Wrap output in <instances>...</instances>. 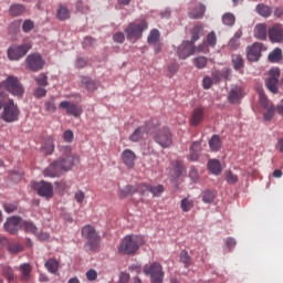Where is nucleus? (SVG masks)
I'll list each match as a JSON object with an SVG mask.
<instances>
[{
  "label": "nucleus",
  "mask_w": 283,
  "mask_h": 283,
  "mask_svg": "<svg viewBox=\"0 0 283 283\" xmlns=\"http://www.w3.org/2000/svg\"><path fill=\"white\" fill-rule=\"evenodd\" d=\"M145 134H149V128L147 125L140 126L130 135L129 140L132 143H138L139 140H143V137Z\"/></svg>",
  "instance_id": "5701e85b"
},
{
  "label": "nucleus",
  "mask_w": 283,
  "mask_h": 283,
  "mask_svg": "<svg viewBox=\"0 0 283 283\" xmlns=\"http://www.w3.org/2000/svg\"><path fill=\"white\" fill-rule=\"evenodd\" d=\"M113 41L115 43H125V33L123 32H117L113 35Z\"/></svg>",
  "instance_id": "4d7b16f0"
},
{
  "label": "nucleus",
  "mask_w": 283,
  "mask_h": 283,
  "mask_svg": "<svg viewBox=\"0 0 283 283\" xmlns=\"http://www.w3.org/2000/svg\"><path fill=\"white\" fill-rule=\"evenodd\" d=\"M120 158H122V163H124L127 169H134L136 165V153H134V150L125 149L122 153Z\"/></svg>",
  "instance_id": "aec40b11"
},
{
  "label": "nucleus",
  "mask_w": 283,
  "mask_h": 283,
  "mask_svg": "<svg viewBox=\"0 0 283 283\" xmlns=\"http://www.w3.org/2000/svg\"><path fill=\"white\" fill-rule=\"evenodd\" d=\"M205 12H207V7L199 3L195 9L189 11L188 14L190 19H202V17H205Z\"/></svg>",
  "instance_id": "bb28decb"
},
{
  "label": "nucleus",
  "mask_w": 283,
  "mask_h": 283,
  "mask_svg": "<svg viewBox=\"0 0 283 283\" xmlns=\"http://www.w3.org/2000/svg\"><path fill=\"white\" fill-rule=\"evenodd\" d=\"M209 147L211 151H220V147H222V140H220V136L213 135L209 140Z\"/></svg>",
  "instance_id": "f704fd0d"
},
{
  "label": "nucleus",
  "mask_w": 283,
  "mask_h": 283,
  "mask_svg": "<svg viewBox=\"0 0 283 283\" xmlns=\"http://www.w3.org/2000/svg\"><path fill=\"white\" fill-rule=\"evenodd\" d=\"M82 85L87 92H95L96 90V82L87 76L82 77Z\"/></svg>",
  "instance_id": "4c0bfd02"
},
{
  "label": "nucleus",
  "mask_w": 283,
  "mask_h": 283,
  "mask_svg": "<svg viewBox=\"0 0 283 283\" xmlns=\"http://www.w3.org/2000/svg\"><path fill=\"white\" fill-rule=\"evenodd\" d=\"M30 50H32V44L30 43L12 45L7 51L8 59L9 61H19L23 59V56H25Z\"/></svg>",
  "instance_id": "1a4fd4ad"
},
{
  "label": "nucleus",
  "mask_w": 283,
  "mask_h": 283,
  "mask_svg": "<svg viewBox=\"0 0 283 283\" xmlns=\"http://www.w3.org/2000/svg\"><path fill=\"white\" fill-rule=\"evenodd\" d=\"M196 52H202L203 54H207L209 50L205 45H199L196 49L193 42L189 41L181 43L177 50L179 59H189V56H191V54H196Z\"/></svg>",
  "instance_id": "0eeeda50"
},
{
  "label": "nucleus",
  "mask_w": 283,
  "mask_h": 283,
  "mask_svg": "<svg viewBox=\"0 0 283 283\" xmlns=\"http://www.w3.org/2000/svg\"><path fill=\"white\" fill-rule=\"evenodd\" d=\"M143 244V237L126 235L118 247V253H122V255H134Z\"/></svg>",
  "instance_id": "20e7f679"
},
{
  "label": "nucleus",
  "mask_w": 283,
  "mask_h": 283,
  "mask_svg": "<svg viewBox=\"0 0 283 283\" xmlns=\"http://www.w3.org/2000/svg\"><path fill=\"white\" fill-rule=\"evenodd\" d=\"M237 242H235V239L229 237L227 238L226 240V247H228L229 251H232L233 248L235 247Z\"/></svg>",
  "instance_id": "69168bd1"
},
{
  "label": "nucleus",
  "mask_w": 283,
  "mask_h": 283,
  "mask_svg": "<svg viewBox=\"0 0 283 283\" xmlns=\"http://www.w3.org/2000/svg\"><path fill=\"white\" fill-rule=\"evenodd\" d=\"M269 39L272 43H282L283 42V27L282 24H274L268 31Z\"/></svg>",
  "instance_id": "a211bd4d"
},
{
  "label": "nucleus",
  "mask_w": 283,
  "mask_h": 283,
  "mask_svg": "<svg viewBox=\"0 0 283 283\" xmlns=\"http://www.w3.org/2000/svg\"><path fill=\"white\" fill-rule=\"evenodd\" d=\"M207 57L206 56H198L193 59L195 67L197 70H205L207 67Z\"/></svg>",
  "instance_id": "8fccbe9b"
},
{
  "label": "nucleus",
  "mask_w": 283,
  "mask_h": 283,
  "mask_svg": "<svg viewBox=\"0 0 283 283\" xmlns=\"http://www.w3.org/2000/svg\"><path fill=\"white\" fill-rule=\"evenodd\" d=\"M202 200L206 203H211L216 200V191L213 190H205L202 192Z\"/></svg>",
  "instance_id": "49530a36"
},
{
  "label": "nucleus",
  "mask_w": 283,
  "mask_h": 283,
  "mask_svg": "<svg viewBox=\"0 0 283 283\" xmlns=\"http://www.w3.org/2000/svg\"><path fill=\"white\" fill-rule=\"evenodd\" d=\"M34 28V21L32 20H24L22 24V32L28 34V32H32V29Z\"/></svg>",
  "instance_id": "603ef678"
},
{
  "label": "nucleus",
  "mask_w": 283,
  "mask_h": 283,
  "mask_svg": "<svg viewBox=\"0 0 283 283\" xmlns=\"http://www.w3.org/2000/svg\"><path fill=\"white\" fill-rule=\"evenodd\" d=\"M96 277H98V272H96V270H88L86 272V279L88 282H94Z\"/></svg>",
  "instance_id": "6e6d98bb"
},
{
  "label": "nucleus",
  "mask_w": 283,
  "mask_h": 283,
  "mask_svg": "<svg viewBox=\"0 0 283 283\" xmlns=\"http://www.w3.org/2000/svg\"><path fill=\"white\" fill-rule=\"evenodd\" d=\"M0 109H3L1 118L4 123H17L19 116H21L19 105H17L12 98L0 97Z\"/></svg>",
  "instance_id": "7ed1b4c3"
},
{
  "label": "nucleus",
  "mask_w": 283,
  "mask_h": 283,
  "mask_svg": "<svg viewBox=\"0 0 283 283\" xmlns=\"http://www.w3.org/2000/svg\"><path fill=\"white\" fill-rule=\"evenodd\" d=\"M87 65V60L84 57H78L75 62V67H77V70H81L83 67H86Z\"/></svg>",
  "instance_id": "052dcab7"
},
{
  "label": "nucleus",
  "mask_w": 283,
  "mask_h": 283,
  "mask_svg": "<svg viewBox=\"0 0 283 283\" xmlns=\"http://www.w3.org/2000/svg\"><path fill=\"white\" fill-rule=\"evenodd\" d=\"M145 191H150L153 196L158 197L165 191V187H163V185L147 186L145 184H140L138 186L128 185L124 189L119 190L118 197L120 200H124V198H127V196H134V193H145Z\"/></svg>",
  "instance_id": "f03ea898"
},
{
  "label": "nucleus",
  "mask_w": 283,
  "mask_h": 283,
  "mask_svg": "<svg viewBox=\"0 0 283 283\" xmlns=\"http://www.w3.org/2000/svg\"><path fill=\"white\" fill-rule=\"evenodd\" d=\"M82 235L87 239L86 247H88L91 251H96L101 247V235H98L94 227L84 226L82 228Z\"/></svg>",
  "instance_id": "423d86ee"
},
{
  "label": "nucleus",
  "mask_w": 283,
  "mask_h": 283,
  "mask_svg": "<svg viewBox=\"0 0 283 283\" xmlns=\"http://www.w3.org/2000/svg\"><path fill=\"white\" fill-rule=\"evenodd\" d=\"M8 92L18 98L23 96L25 88H23V84H21L19 77L9 75L2 83H0V98H10Z\"/></svg>",
  "instance_id": "f257e3e1"
},
{
  "label": "nucleus",
  "mask_w": 283,
  "mask_h": 283,
  "mask_svg": "<svg viewBox=\"0 0 283 283\" xmlns=\"http://www.w3.org/2000/svg\"><path fill=\"white\" fill-rule=\"evenodd\" d=\"M147 41L149 45H151L153 43H158V41H160V31H158L157 29L151 30L148 34Z\"/></svg>",
  "instance_id": "a18cd8bd"
},
{
  "label": "nucleus",
  "mask_w": 283,
  "mask_h": 283,
  "mask_svg": "<svg viewBox=\"0 0 283 283\" xmlns=\"http://www.w3.org/2000/svg\"><path fill=\"white\" fill-rule=\"evenodd\" d=\"M205 120V108L203 107H195L190 117V125L192 127H197Z\"/></svg>",
  "instance_id": "4be33fe9"
},
{
  "label": "nucleus",
  "mask_w": 283,
  "mask_h": 283,
  "mask_svg": "<svg viewBox=\"0 0 283 283\" xmlns=\"http://www.w3.org/2000/svg\"><path fill=\"white\" fill-rule=\"evenodd\" d=\"M202 151V143L200 142H195L190 146V155L189 159L196 163L200 158V153Z\"/></svg>",
  "instance_id": "b1692460"
},
{
  "label": "nucleus",
  "mask_w": 283,
  "mask_h": 283,
  "mask_svg": "<svg viewBox=\"0 0 283 283\" xmlns=\"http://www.w3.org/2000/svg\"><path fill=\"white\" fill-rule=\"evenodd\" d=\"M189 176H190V178H191V180L193 181V182H196L197 180H198V178H199V176H198V170H196V168H190V170H189Z\"/></svg>",
  "instance_id": "774afa93"
},
{
  "label": "nucleus",
  "mask_w": 283,
  "mask_h": 283,
  "mask_svg": "<svg viewBox=\"0 0 283 283\" xmlns=\"http://www.w3.org/2000/svg\"><path fill=\"white\" fill-rule=\"evenodd\" d=\"M32 188L42 198H52V196H54V187L50 182H46V181L33 182Z\"/></svg>",
  "instance_id": "ddd939ff"
},
{
  "label": "nucleus",
  "mask_w": 283,
  "mask_h": 283,
  "mask_svg": "<svg viewBox=\"0 0 283 283\" xmlns=\"http://www.w3.org/2000/svg\"><path fill=\"white\" fill-rule=\"evenodd\" d=\"M63 174V169L59 165V163L55 160L53 161L48 168L44 169L43 175L45 178H57V176H61Z\"/></svg>",
  "instance_id": "412c9836"
},
{
  "label": "nucleus",
  "mask_w": 283,
  "mask_h": 283,
  "mask_svg": "<svg viewBox=\"0 0 283 283\" xmlns=\"http://www.w3.org/2000/svg\"><path fill=\"white\" fill-rule=\"evenodd\" d=\"M20 271L22 273V280H30V273H32V266L30 263L20 265Z\"/></svg>",
  "instance_id": "c03bdc74"
},
{
  "label": "nucleus",
  "mask_w": 283,
  "mask_h": 283,
  "mask_svg": "<svg viewBox=\"0 0 283 283\" xmlns=\"http://www.w3.org/2000/svg\"><path fill=\"white\" fill-rule=\"evenodd\" d=\"M227 182H229V185H235V182H238V176L233 175V172L229 171L227 174Z\"/></svg>",
  "instance_id": "bf43d9fd"
},
{
  "label": "nucleus",
  "mask_w": 283,
  "mask_h": 283,
  "mask_svg": "<svg viewBox=\"0 0 283 283\" xmlns=\"http://www.w3.org/2000/svg\"><path fill=\"white\" fill-rule=\"evenodd\" d=\"M63 139L65 140V143H72V140H74V133L67 129L63 135Z\"/></svg>",
  "instance_id": "680f3d73"
},
{
  "label": "nucleus",
  "mask_w": 283,
  "mask_h": 283,
  "mask_svg": "<svg viewBox=\"0 0 283 283\" xmlns=\"http://www.w3.org/2000/svg\"><path fill=\"white\" fill-rule=\"evenodd\" d=\"M223 25H235V15L233 13H226L222 15Z\"/></svg>",
  "instance_id": "de8ad7c7"
},
{
  "label": "nucleus",
  "mask_w": 283,
  "mask_h": 283,
  "mask_svg": "<svg viewBox=\"0 0 283 283\" xmlns=\"http://www.w3.org/2000/svg\"><path fill=\"white\" fill-rule=\"evenodd\" d=\"M62 171H70L76 163H78V156L73 155L70 148H66V153L55 160Z\"/></svg>",
  "instance_id": "9d476101"
},
{
  "label": "nucleus",
  "mask_w": 283,
  "mask_h": 283,
  "mask_svg": "<svg viewBox=\"0 0 283 283\" xmlns=\"http://www.w3.org/2000/svg\"><path fill=\"white\" fill-rule=\"evenodd\" d=\"M154 140L158 145H160V147H163L164 149H167V147H171V143H174V138L171 136V132L167 127H164V128L159 129L155 134Z\"/></svg>",
  "instance_id": "9b49d317"
},
{
  "label": "nucleus",
  "mask_w": 283,
  "mask_h": 283,
  "mask_svg": "<svg viewBox=\"0 0 283 283\" xmlns=\"http://www.w3.org/2000/svg\"><path fill=\"white\" fill-rule=\"evenodd\" d=\"M38 85H40V87H45L48 86V75L46 74H40L36 78H35Z\"/></svg>",
  "instance_id": "864d4df0"
},
{
  "label": "nucleus",
  "mask_w": 283,
  "mask_h": 283,
  "mask_svg": "<svg viewBox=\"0 0 283 283\" xmlns=\"http://www.w3.org/2000/svg\"><path fill=\"white\" fill-rule=\"evenodd\" d=\"M180 208L184 213H189L193 208V200L189 197H186L180 202Z\"/></svg>",
  "instance_id": "e433bc0d"
},
{
  "label": "nucleus",
  "mask_w": 283,
  "mask_h": 283,
  "mask_svg": "<svg viewBox=\"0 0 283 283\" xmlns=\"http://www.w3.org/2000/svg\"><path fill=\"white\" fill-rule=\"evenodd\" d=\"M4 229L8 231V233H11V235H14L19 232V229H21V218L20 217H11L9 218L4 223Z\"/></svg>",
  "instance_id": "6ab92c4d"
},
{
  "label": "nucleus",
  "mask_w": 283,
  "mask_h": 283,
  "mask_svg": "<svg viewBox=\"0 0 283 283\" xmlns=\"http://www.w3.org/2000/svg\"><path fill=\"white\" fill-rule=\"evenodd\" d=\"M258 14H260V17H263L264 19H269V17H271V14H273V10L271 9V7L264 4V3H259L255 8Z\"/></svg>",
  "instance_id": "c85d7f7f"
},
{
  "label": "nucleus",
  "mask_w": 283,
  "mask_h": 283,
  "mask_svg": "<svg viewBox=\"0 0 283 283\" xmlns=\"http://www.w3.org/2000/svg\"><path fill=\"white\" fill-rule=\"evenodd\" d=\"M269 74L270 77L265 82L266 88L272 92V94H277V84L280 83V69H271Z\"/></svg>",
  "instance_id": "4468645a"
},
{
  "label": "nucleus",
  "mask_w": 283,
  "mask_h": 283,
  "mask_svg": "<svg viewBox=\"0 0 283 283\" xmlns=\"http://www.w3.org/2000/svg\"><path fill=\"white\" fill-rule=\"evenodd\" d=\"M23 230L25 231V233H36V231H39V228H36V226H34V223L32 221H24L22 223Z\"/></svg>",
  "instance_id": "09e8293b"
},
{
  "label": "nucleus",
  "mask_w": 283,
  "mask_h": 283,
  "mask_svg": "<svg viewBox=\"0 0 283 283\" xmlns=\"http://www.w3.org/2000/svg\"><path fill=\"white\" fill-rule=\"evenodd\" d=\"M46 94H48V91L45 88L38 87L34 91V97L35 98H43V96H45Z\"/></svg>",
  "instance_id": "e2e57ef3"
},
{
  "label": "nucleus",
  "mask_w": 283,
  "mask_h": 283,
  "mask_svg": "<svg viewBox=\"0 0 283 283\" xmlns=\"http://www.w3.org/2000/svg\"><path fill=\"white\" fill-rule=\"evenodd\" d=\"M203 30H205V28L202 27V24H196L191 29V41H190V43L193 44L195 41H198V39H200V34H202Z\"/></svg>",
  "instance_id": "ea45409f"
},
{
  "label": "nucleus",
  "mask_w": 283,
  "mask_h": 283,
  "mask_svg": "<svg viewBox=\"0 0 283 283\" xmlns=\"http://www.w3.org/2000/svg\"><path fill=\"white\" fill-rule=\"evenodd\" d=\"M179 260L184 264L185 269H189L191 266V256L187 250H182L180 252Z\"/></svg>",
  "instance_id": "a19ab883"
},
{
  "label": "nucleus",
  "mask_w": 283,
  "mask_h": 283,
  "mask_svg": "<svg viewBox=\"0 0 283 283\" xmlns=\"http://www.w3.org/2000/svg\"><path fill=\"white\" fill-rule=\"evenodd\" d=\"M202 85H203V90H210L211 86L213 85V81L211 80V77L206 76L202 81Z\"/></svg>",
  "instance_id": "0e129e2a"
},
{
  "label": "nucleus",
  "mask_w": 283,
  "mask_h": 283,
  "mask_svg": "<svg viewBox=\"0 0 283 283\" xmlns=\"http://www.w3.org/2000/svg\"><path fill=\"white\" fill-rule=\"evenodd\" d=\"M56 19H59V21H67V19H70V9L63 4H60L56 10Z\"/></svg>",
  "instance_id": "7c9ffc66"
},
{
  "label": "nucleus",
  "mask_w": 283,
  "mask_h": 283,
  "mask_svg": "<svg viewBox=\"0 0 283 283\" xmlns=\"http://www.w3.org/2000/svg\"><path fill=\"white\" fill-rule=\"evenodd\" d=\"M7 249L11 255H17V253H21L23 251V244L19 242H11L7 244Z\"/></svg>",
  "instance_id": "c9c22d12"
},
{
  "label": "nucleus",
  "mask_w": 283,
  "mask_h": 283,
  "mask_svg": "<svg viewBox=\"0 0 283 283\" xmlns=\"http://www.w3.org/2000/svg\"><path fill=\"white\" fill-rule=\"evenodd\" d=\"M208 169L214 176H220V174H222V166H220V161L218 159H211L208 163Z\"/></svg>",
  "instance_id": "c756f323"
},
{
  "label": "nucleus",
  "mask_w": 283,
  "mask_h": 283,
  "mask_svg": "<svg viewBox=\"0 0 283 283\" xmlns=\"http://www.w3.org/2000/svg\"><path fill=\"white\" fill-rule=\"evenodd\" d=\"M10 17H22L25 14V6L21 3L11 4L9 8Z\"/></svg>",
  "instance_id": "cd10ccee"
},
{
  "label": "nucleus",
  "mask_w": 283,
  "mask_h": 283,
  "mask_svg": "<svg viewBox=\"0 0 283 283\" xmlns=\"http://www.w3.org/2000/svg\"><path fill=\"white\" fill-rule=\"evenodd\" d=\"M9 34H17L19 30H21V20H14L10 23L9 28Z\"/></svg>",
  "instance_id": "3c124183"
},
{
  "label": "nucleus",
  "mask_w": 283,
  "mask_h": 283,
  "mask_svg": "<svg viewBox=\"0 0 283 283\" xmlns=\"http://www.w3.org/2000/svg\"><path fill=\"white\" fill-rule=\"evenodd\" d=\"M129 273L122 272L119 275V283H129Z\"/></svg>",
  "instance_id": "338daca9"
},
{
  "label": "nucleus",
  "mask_w": 283,
  "mask_h": 283,
  "mask_svg": "<svg viewBox=\"0 0 283 283\" xmlns=\"http://www.w3.org/2000/svg\"><path fill=\"white\" fill-rule=\"evenodd\" d=\"M244 97V88L242 86L233 85L230 88V92L228 94V101L229 103H232V105H235L240 103V99Z\"/></svg>",
  "instance_id": "f3484780"
},
{
  "label": "nucleus",
  "mask_w": 283,
  "mask_h": 283,
  "mask_svg": "<svg viewBox=\"0 0 283 283\" xmlns=\"http://www.w3.org/2000/svg\"><path fill=\"white\" fill-rule=\"evenodd\" d=\"M231 63L233 70H242V67H244V59H242L240 54H233L231 56Z\"/></svg>",
  "instance_id": "473e14b6"
},
{
  "label": "nucleus",
  "mask_w": 283,
  "mask_h": 283,
  "mask_svg": "<svg viewBox=\"0 0 283 283\" xmlns=\"http://www.w3.org/2000/svg\"><path fill=\"white\" fill-rule=\"evenodd\" d=\"M44 105L45 109L51 114H54V112H56V104L54 103V98H51L49 102H45Z\"/></svg>",
  "instance_id": "5fc2aeb1"
},
{
  "label": "nucleus",
  "mask_w": 283,
  "mask_h": 283,
  "mask_svg": "<svg viewBox=\"0 0 283 283\" xmlns=\"http://www.w3.org/2000/svg\"><path fill=\"white\" fill-rule=\"evenodd\" d=\"M254 36L260 41H266L268 29L265 23H259L254 27Z\"/></svg>",
  "instance_id": "393cba45"
},
{
  "label": "nucleus",
  "mask_w": 283,
  "mask_h": 283,
  "mask_svg": "<svg viewBox=\"0 0 283 283\" xmlns=\"http://www.w3.org/2000/svg\"><path fill=\"white\" fill-rule=\"evenodd\" d=\"M44 266L49 273H56V271H59V261H56V259H49Z\"/></svg>",
  "instance_id": "79ce46f5"
},
{
  "label": "nucleus",
  "mask_w": 283,
  "mask_h": 283,
  "mask_svg": "<svg viewBox=\"0 0 283 283\" xmlns=\"http://www.w3.org/2000/svg\"><path fill=\"white\" fill-rule=\"evenodd\" d=\"M262 43L255 42L250 48H248V61H252L253 63L260 61V56H262Z\"/></svg>",
  "instance_id": "dca6fc26"
},
{
  "label": "nucleus",
  "mask_w": 283,
  "mask_h": 283,
  "mask_svg": "<svg viewBox=\"0 0 283 283\" xmlns=\"http://www.w3.org/2000/svg\"><path fill=\"white\" fill-rule=\"evenodd\" d=\"M25 63L31 72H40L45 65V60H43V56L39 53H31L27 56Z\"/></svg>",
  "instance_id": "f8f14e48"
},
{
  "label": "nucleus",
  "mask_w": 283,
  "mask_h": 283,
  "mask_svg": "<svg viewBox=\"0 0 283 283\" xmlns=\"http://www.w3.org/2000/svg\"><path fill=\"white\" fill-rule=\"evenodd\" d=\"M217 43H218V36L216 35L214 31H211L210 33L207 34L206 42L201 45H205L207 50H209V48H216Z\"/></svg>",
  "instance_id": "2f4dec72"
},
{
  "label": "nucleus",
  "mask_w": 283,
  "mask_h": 283,
  "mask_svg": "<svg viewBox=\"0 0 283 283\" xmlns=\"http://www.w3.org/2000/svg\"><path fill=\"white\" fill-rule=\"evenodd\" d=\"M41 151L44 154V156L54 154V139H52V137H46L44 139Z\"/></svg>",
  "instance_id": "a878e982"
},
{
  "label": "nucleus",
  "mask_w": 283,
  "mask_h": 283,
  "mask_svg": "<svg viewBox=\"0 0 283 283\" xmlns=\"http://www.w3.org/2000/svg\"><path fill=\"white\" fill-rule=\"evenodd\" d=\"M282 60V49L276 48L269 54L270 63H280Z\"/></svg>",
  "instance_id": "58836bf2"
},
{
  "label": "nucleus",
  "mask_w": 283,
  "mask_h": 283,
  "mask_svg": "<svg viewBox=\"0 0 283 283\" xmlns=\"http://www.w3.org/2000/svg\"><path fill=\"white\" fill-rule=\"evenodd\" d=\"M149 25L147 21L140 20L139 22H133L125 29L126 39L136 43L138 39H143V32L147 30Z\"/></svg>",
  "instance_id": "39448f33"
},
{
  "label": "nucleus",
  "mask_w": 283,
  "mask_h": 283,
  "mask_svg": "<svg viewBox=\"0 0 283 283\" xmlns=\"http://www.w3.org/2000/svg\"><path fill=\"white\" fill-rule=\"evenodd\" d=\"M266 111L263 114V119L266 123H271V120H273V118L275 117V109H277V107H275V105L270 104L266 108Z\"/></svg>",
  "instance_id": "72a5a7b5"
},
{
  "label": "nucleus",
  "mask_w": 283,
  "mask_h": 283,
  "mask_svg": "<svg viewBox=\"0 0 283 283\" xmlns=\"http://www.w3.org/2000/svg\"><path fill=\"white\" fill-rule=\"evenodd\" d=\"M145 275H149L151 283H161L165 280V272L159 262H153L150 265H145Z\"/></svg>",
  "instance_id": "6e6552de"
},
{
  "label": "nucleus",
  "mask_w": 283,
  "mask_h": 283,
  "mask_svg": "<svg viewBox=\"0 0 283 283\" xmlns=\"http://www.w3.org/2000/svg\"><path fill=\"white\" fill-rule=\"evenodd\" d=\"M60 107L65 109L69 116H74V118H78L83 114V106L69 101L61 102Z\"/></svg>",
  "instance_id": "2eb2a0df"
},
{
  "label": "nucleus",
  "mask_w": 283,
  "mask_h": 283,
  "mask_svg": "<svg viewBox=\"0 0 283 283\" xmlns=\"http://www.w3.org/2000/svg\"><path fill=\"white\" fill-rule=\"evenodd\" d=\"M3 274L7 277V280H9V282H12V280H14V272H12V269L4 268L3 269Z\"/></svg>",
  "instance_id": "13d9d810"
},
{
  "label": "nucleus",
  "mask_w": 283,
  "mask_h": 283,
  "mask_svg": "<svg viewBox=\"0 0 283 283\" xmlns=\"http://www.w3.org/2000/svg\"><path fill=\"white\" fill-rule=\"evenodd\" d=\"M258 94H259L260 105L263 107V109H266V107L271 105V102H269V97H266V94H264V90L259 88Z\"/></svg>",
  "instance_id": "37998d69"
}]
</instances>
